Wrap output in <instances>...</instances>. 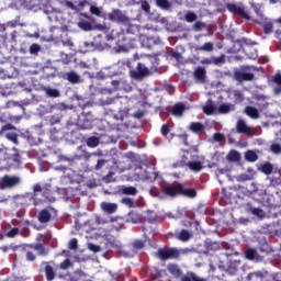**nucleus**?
<instances>
[{
  "label": "nucleus",
  "mask_w": 281,
  "mask_h": 281,
  "mask_svg": "<svg viewBox=\"0 0 281 281\" xmlns=\"http://www.w3.org/2000/svg\"><path fill=\"white\" fill-rule=\"evenodd\" d=\"M203 157L200 160L190 161L187 164L188 168H190L193 172H201L203 170Z\"/></svg>",
  "instance_id": "16"
},
{
  "label": "nucleus",
  "mask_w": 281,
  "mask_h": 281,
  "mask_svg": "<svg viewBox=\"0 0 281 281\" xmlns=\"http://www.w3.org/2000/svg\"><path fill=\"white\" fill-rule=\"evenodd\" d=\"M273 82H274V87H273L274 95H280L281 93V75L280 74H277L273 77Z\"/></svg>",
  "instance_id": "20"
},
{
  "label": "nucleus",
  "mask_w": 281,
  "mask_h": 281,
  "mask_svg": "<svg viewBox=\"0 0 281 281\" xmlns=\"http://www.w3.org/2000/svg\"><path fill=\"white\" fill-rule=\"evenodd\" d=\"M227 10H229V12H233V14H239V16H243V19L249 20V13H247V11H245V8L243 7L232 3L227 4Z\"/></svg>",
  "instance_id": "13"
},
{
  "label": "nucleus",
  "mask_w": 281,
  "mask_h": 281,
  "mask_svg": "<svg viewBox=\"0 0 281 281\" xmlns=\"http://www.w3.org/2000/svg\"><path fill=\"white\" fill-rule=\"evenodd\" d=\"M202 65H213L212 57L211 58H203L201 60Z\"/></svg>",
  "instance_id": "62"
},
{
  "label": "nucleus",
  "mask_w": 281,
  "mask_h": 281,
  "mask_svg": "<svg viewBox=\"0 0 281 281\" xmlns=\"http://www.w3.org/2000/svg\"><path fill=\"white\" fill-rule=\"evenodd\" d=\"M122 192L123 194H130L134 196V194H137V189H135L134 187H123Z\"/></svg>",
  "instance_id": "36"
},
{
  "label": "nucleus",
  "mask_w": 281,
  "mask_h": 281,
  "mask_svg": "<svg viewBox=\"0 0 281 281\" xmlns=\"http://www.w3.org/2000/svg\"><path fill=\"white\" fill-rule=\"evenodd\" d=\"M106 40L116 41V46L114 47L116 54L130 52V49H133L134 46L133 41L128 40L123 32L117 33L112 31L111 34L106 35Z\"/></svg>",
  "instance_id": "2"
},
{
  "label": "nucleus",
  "mask_w": 281,
  "mask_h": 281,
  "mask_svg": "<svg viewBox=\"0 0 281 281\" xmlns=\"http://www.w3.org/2000/svg\"><path fill=\"white\" fill-rule=\"evenodd\" d=\"M132 179H134V181L153 180L157 179V175H155V172L148 171V167H146L145 169L142 167H137Z\"/></svg>",
  "instance_id": "8"
},
{
  "label": "nucleus",
  "mask_w": 281,
  "mask_h": 281,
  "mask_svg": "<svg viewBox=\"0 0 281 281\" xmlns=\"http://www.w3.org/2000/svg\"><path fill=\"white\" fill-rule=\"evenodd\" d=\"M172 56L178 63H181V60H183V57H181V54L179 53H173Z\"/></svg>",
  "instance_id": "63"
},
{
  "label": "nucleus",
  "mask_w": 281,
  "mask_h": 281,
  "mask_svg": "<svg viewBox=\"0 0 281 281\" xmlns=\"http://www.w3.org/2000/svg\"><path fill=\"white\" fill-rule=\"evenodd\" d=\"M237 133H244L245 135H251V127L245 123V121L239 120L236 125Z\"/></svg>",
  "instance_id": "17"
},
{
  "label": "nucleus",
  "mask_w": 281,
  "mask_h": 281,
  "mask_svg": "<svg viewBox=\"0 0 281 281\" xmlns=\"http://www.w3.org/2000/svg\"><path fill=\"white\" fill-rule=\"evenodd\" d=\"M142 10H144V12H150V4H148V2H142Z\"/></svg>",
  "instance_id": "60"
},
{
  "label": "nucleus",
  "mask_w": 281,
  "mask_h": 281,
  "mask_svg": "<svg viewBox=\"0 0 281 281\" xmlns=\"http://www.w3.org/2000/svg\"><path fill=\"white\" fill-rule=\"evenodd\" d=\"M254 179V171H250L249 173H243L238 176L239 181H251Z\"/></svg>",
  "instance_id": "38"
},
{
  "label": "nucleus",
  "mask_w": 281,
  "mask_h": 281,
  "mask_svg": "<svg viewBox=\"0 0 281 281\" xmlns=\"http://www.w3.org/2000/svg\"><path fill=\"white\" fill-rule=\"evenodd\" d=\"M113 87H116L117 89H124V91H131V86L126 85L124 81H112Z\"/></svg>",
  "instance_id": "25"
},
{
  "label": "nucleus",
  "mask_w": 281,
  "mask_h": 281,
  "mask_svg": "<svg viewBox=\"0 0 281 281\" xmlns=\"http://www.w3.org/2000/svg\"><path fill=\"white\" fill-rule=\"evenodd\" d=\"M100 206L102 212H104L105 214H115V212H117L116 203L102 202Z\"/></svg>",
  "instance_id": "14"
},
{
  "label": "nucleus",
  "mask_w": 281,
  "mask_h": 281,
  "mask_svg": "<svg viewBox=\"0 0 281 281\" xmlns=\"http://www.w3.org/2000/svg\"><path fill=\"white\" fill-rule=\"evenodd\" d=\"M227 159L228 161H238L240 159V154H238L236 150H232L227 155Z\"/></svg>",
  "instance_id": "30"
},
{
  "label": "nucleus",
  "mask_w": 281,
  "mask_h": 281,
  "mask_svg": "<svg viewBox=\"0 0 281 281\" xmlns=\"http://www.w3.org/2000/svg\"><path fill=\"white\" fill-rule=\"evenodd\" d=\"M43 8L44 14H47L49 21H56L65 25V15L63 11L52 7V0H27V8Z\"/></svg>",
  "instance_id": "1"
},
{
  "label": "nucleus",
  "mask_w": 281,
  "mask_h": 281,
  "mask_svg": "<svg viewBox=\"0 0 281 281\" xmlns=\"http://www.w3.org/2000/svg\"><path fill=\"white\" fill-rule=\"evenodd\" d=\"M228 98H233L235 100V102H243V100H244L243 93L238 90L229 91Z\"/></svg>",
  "instance_id": "23"
},
{
  "label": "nucleus",
  "mask_w": 281,
  "mask_h": 281,
  "mask_svg": "<svg viewBox=\"0 0 281 281\" xmlns=\"http://www.w3.org/2000/svg\"><path fill=\"white\" fill-rule=\"evenodd\" d=\"M41 52V46L38 44H33L30 47V54H38Z\"/></svg>",
  "instance_id": "52"
},
{
  "label": "nucleus",
  "mask_w": 281,
  "mask_h": 281,
  "mask_svg": "<svg viewBox=\"0 0 281 281\" xmlns=\"http://www.w3.org/2000/svg\"><path fill=\"white\" fill-rule=\"evenodd\" d=\"M90 12H91V14H94L95 16H104V14H102V8H100V7L91 5Z\"/></svg>",
  "instance_id": "40"
},
{
  "label": "nucleus",
  "mask_w": 281,
  "mask_h": 281,
  "mask_svg": "<svg viewBox=\"0 0 281 281\" xmlns=\"http://www.w3.org/2000/svg\"><path fill=\"white\" fill-rule=\"evenodd\" d=\"M256 100H257V105L261 111H263V109H267V106H269V102H267V100H269V97H266L263 94H258L256 97Z\"/></svg>",
  "instance_id": "18"
},
{
  "label": "nucleus",
  "mask_w": 281,
  "mask_h": 281,
  "mask_svg": "<svg viewBox=\"0 0 281 281\" xmlns=\"http://www.w3.org/2000/svg\"><path fill=\"white\" fill-rule=\"evenodd\" d=\"M255 12L258 16L256 22L259 25H262L265 34H271V32H273V22H271V20L265 18V15L262 14L260 9L255 8Z\"/></svg>",
  "instance_id": "7"
},
{
  "label": "nucleus",
  "mask_w": 281,
  "mask_h": 281,
  "mask_svg": "<svg viewBox=\"0 0 281 281\" xmlns=\"http://www.w3.org/2000/svg\"><path fill=\"white\" fill-rule=\"evenodd\" d=\"M164 192L167 193L168 196H177V194H183L184 196H190V199L196 196V191H194V189H183L181 184L167 186L164 189Z\"/></svg>",
  "instance_id": "5"
},
{
  "label": "nucleus",
  "mask_w": 281,
  "mask_h": 281,
  "mask_svg": "<svg viewBox=\"0 0 281 281\" xmlns=\"http://www.w3.org/2000/svg\"><path fill=\"white\" fill-rule=\"evenodd\" d=\"M45 93L46 95H49V98H58V95H60V92H58L57 89L50 88H45Z\"/></svg>",
  "instance_id": "34"
},
{
  "label": "nucleus",
  "mask_w": 281,
  "mask_h": 281,
  "mask_svg": "<svg viewBox=\"0 0 281 281\" xmlns=\"http://www.w3.org/2000/svg\"><path fill=\"white\" fill-rule=\"evenodd\" d=\"M246 161H257L258 155L254 150H248L245 154Z\"/></svg>",
  "instance_id": "29"
},
{
  "label": "nucleus",
  "mask_w": 281,
  "mask_h": 281,
  "mask_svg": "<svg viewBox=\"0 0 281 281\" xmlns=\"http://www.w3.org/2000/svg\"><path fill=\"white\" fill-rule=\"evenodd\" d=\"M71 267V261L69 259H66L64 262L60 263V269H69Z\"/></svg>",
  "instance_id": "56"
},
{
  "label": "nucleus",
  "mask_w": 281,
  "mask_h": 281,
  "mask_svg": "<svg viewBox=\"0 0 281 281\" xmlns=\"http://www.w3.org/2000/svg\"><path fill=\"white\" fill-rule=\"evenodd\" d=\"M21 183V178L14 176H4L1 179L2 188H14V186H19Z\"/></svg>",
  "instance_id": "10"
},
{
  "label": "nucleus",
  "mask_w": 281,
  "mask_h": 281,
  "mask_svg": "<svg viewBox=\"0 0 281 281\" xmlns=\"http://www.w3.org/2000/svg\"><path fill=\"white\" fill-rule=\"evenodd\" d=\"M124 205H127V207H133V200L131 198H124L121 201Z\"/></svg>",
  "instance_id": "54"
},
{
  "label": "nucleus",
  "mask_w": 281,
  "mask_h": 281,
  "mask_svg": "<svg viewBox=\"0 0 281 281\" xmlns=\"http://www.w3.org/2000/svg\"><path fill=\"white\" fill-rule=\"evenodd\" d=\"M16 234H19V228H12L11 231H9L7 233L8 238H14V236H16Z\"/></svg>",
  "instance_id": "55"
},
{
  "label": "nucleus",
  "mask_w": 281,
  "mask_h": 281,
  "mask_svg": "<svg viewBox=\"0 0 281 281\" xmlns=\"http://www.w3.org/2000/svg\"><path fill=\"white\" fill-rule=\"evenodd\" d=\"M179 256V251L175 248H169V249H160L158 251V257L160 260H168L170 258H177Z\"/></svg>",
  "instance_id": "12"
},
{
  "label": "nucleus",
  "mask_w": 281,
  "mask_h": 281,
  "mask_svg": "<svg viewBox=\"0 0 281 281\" xmlns=\"http://www.w3.org/2000/svg\"><path fill=\"white\" fill-rule=\"evenodd\" d=\"M235 78L236 80H238V82H243L245 80L249 81V80H254V74L247 70H240L235 74Z\"/></svg>",
  "instance_id": "15"
},
{
  "label": "nucleus",
  "mask_w": 281,
  "mask_h": 281,
  "mask_svg": "<svg viewBox=\"0 0 281 281\" xmlns=\"http://www.w3.org/2000/svg\"><path fill=\"white\" fill-rule=\"evenodd\" d=\"M54 214H56V211L52 207L44 209L38 213L37 218L40 223H49Z\"/></svg>",
  "instance_id": "9"
},
{
  "label": "nucleus",
  "mask_w": 281,
  "mask_h": 281,
  "mask_svg": "<svg viewBox=\"0 0 281 281\" xmlns=\"http://www.w3.org/2000/svg\"><path fill=\"white\" fill-rule=\"evenodd\" d=\"M213 139H214V142H223V134H221V133H215V134L213 135Z\"/></svg>",
  "instance_id": "58"
},
{
  "label": "nucleus",
  "mask_w": 281,
  "mask_h": 281,
  "mask_svg": "<svg viewBox=\"0 0 281 281\" xmlns=\"http://www.w3.org/2000/svg\"><path fill=\"white\" fill-rule=\"evenodd\" d=\"M81 49H82V52H93V49H95V44L89 43V42H85L81 45Z\"/></svg>",
  "instance_id": "31"
},
{
  "label": "nucleus",
  "mask_w": 281,
  "mask_h": 281,
  "mask_svg": "<svg viewBox=\"0 0 281 281\" xmlns=\"http://www.w3.org/2000/svg\"><path fill=\"white\" fill-rule=\"evenodd\" d=\"M104 164H106V161H104V160H99L98 164H97V166H95L97 170H100V168H102V166H104Z\"/></svg>",
  "instance_id": "64"
},
{
  "label": "nucleus",
  "mask_w": 281,
  "mask_h": 281,
  "mask_svg": "<svg viewBox=\"0 0 281 281\" xmlns=\"http://www.w3.org/2000/svg\"><path fill=\"white\" fill-rule=\"evenodd\" d=\"M182 281H205L199 277H196V274L190 272V273H187L184 277H182L181 279Z\"/></svg>",
  "instance_id": "28"
},
{
  "label": "nucleus",
  "mask_w": 281,
  "mask_h": 281,
  "mask_svg": "<svg viewBox=\"0 0 281 281\" xmlns=\"http://www.w3.org/2000/svg\"><path fill=\"white\" fill-rule=\"evenodd\" d=\"M160 133L162 135H168V133H170V128L168 127L167 124L162 125L161 130H160Z\"/></svg>",
  "instance_id": "59"
},
{
  "label": "nucleus",
  "mask_w": 281,
  "mask_h": 281,
  "mask_svg": "<svg viewBox=\"0 0 281 281\" xmlns=\"http://www.w3.org/2000/svg\"><path fill=\"white\" fill-rule=\"evenodd\" d=\"M257 256H258V251H256V249L250 248L246 250V258L248 260H256Z\"/></svg>",
  "instance_id": "33"
},
{
  "label": "nucleus",
  "mask_w": 281,
  "mask_h": 281,
  "mask_svg": "<svg viewBox=\"0 0 281 281\" xmlns=\"http://www.w3.org/2000/svg\"><path fill=\"white\" fill-rule=\"evenodd\" d=\"M26 260H29L30 262H33V260H36V256L34 255L33 251L26 252Z\"/></svg>",
  "instance_id": "57"
},
{
  "label": "nucleus",
  "mask_w": 281,
  "mask_h": 281,
  "mask_svg": "<svg viewBox=\"0 0 281 281\" xmlns=\"http://www.w3.org/2000/svg\"><path fill=\"white\" fill-rule=\"evenodd\" d=\"M231 111H234V104L222 103L218 105V108H216L210 100L206 102L205 106H203V113L206 115H214L216 113H231Z\"/></svg>",
  "instance_id": "4"
},
{
  "label": "nucleus",
  "mask_w": 281,
  "mask_h": 281,
  "mask_svg": "<svg viewBox=\"0 0 281 281\" xmlns=\"http://www.w3.org/2000/svg\"><path fill=\"white\" fill-rule=\"evenodd\" d=\"M45 273H46V280L48 281L54 280V269L52 268V266L45 267Z\"/></svg>",
  "instance_id": "35"
},
{
  "label": "nucleus",
  "mask_w": 281,
  "mask_h": 281,
  "mask_svg": "<svg viewBox=\"0 0 281 281\" xmlns=\"http://www.w3.org/2000/svg\"><path fill=\"white\" fill-rule=\"evenodd\" d=\"M261 171H262L265 175H271V172H273V166H271V164H265V165L261 167Z\"/></svg>",
  "instance_id": "44"
},
{
  "label": "nucleus",
  "mask_w": 281,
  "mask_h": 281,
  "mask_svg": "<svg viewBox=\"0 0 281 281\" xmlns=\"http://www.w3.org/2000/svg\"><path fill=\"white\" fill-rule=\"evenodd\" d=\"M179 239L180 240H189L190 239V233L188 231H182L180 234H179Z\"/></svg>",
  "instance_id": "49"
},
{
  "label": "nucleus",
  "mask_w": 281,
  "mask_h": 281,
  "mask_svg": "<svg viewBox=\"0 0 281 281\" xmlns=\"http://www.w3.org/2000/svg\"><path fill=\"white\" fill-rule=\"evenodd\" d=\"M108 18L110 21H114L115 23H126V21H128L126 15H124V13H122V11H120L119 9H115L111 13H109Z\"/></svg>",
  "instance_id": "11"
},
{
  "label": "nucleus",
  "mask_w": 281,
  "mask_h": 281,
  "mask_svg": "<svg viewBox=\"0 0 281 281\" xmlns=\"http://www.w3.org/2000/svg\"><path fill=\"white\" fill-rule=\"evenodd\" d=\"M271 153L274 155H280L281 154V146L280 144H272L270 147Z\"/></svg>",
  "instance_id": "47"
},
{
  "label": "nucleus",
  "mask_w": 281,
  "mask_h": 281,
  "mask_svg": "<svg viewBox=\"0 0 281 281\" xmlns=\"http://www.w3.org/2000/svg\"><path fill=\"white\" fill-rule=\"evenodd\" d=\"M5 137H7V139H9V142H13V144H18L16 134H14V133H7Z\"/></svg>",
  "instance_id": "50"
},
{
  "label": "nucleus",
  "mask_w": 281,
  "mask_h": 281,
  "mask_svg": "<svg viewBox=\"0 0 281 281\" xmlns=\"http://www.w3.org/2000/svg\"><path fill=\"white\" fill-rule=\"evenodd\" d=\"M188 106L184 103H177L172 109V114L176 117H181L183 115V111H186Z\"/></svg>",
  "instance_id": "19"
},
{
  "label": "nucleus",
  "mask_w": 281,
  "mask_h": 281,
  "mask_svg": "<svg viewBox=\"0 0 281 281\" xmlns=\"http://www.w3.org/2000/svg\"><path fill=\"white\" fill-rule=\"evenodd\" d=\"M67 78L69 82H72V85H78V82H82V80L80 79V76H78V74L76 72H69L67 75Z\"/></svg>",
  "instance_id": "26"
},
{
  "label": "nucleus",
  "mask_w": 281,
  "mask_h": 281,
  "mask_svg": "<svg viewBox=\"0 0 281 281\" xmlns=\"http://www.w3.org/2000/svg\"><path fill=\"white\" fill-rule=\"evenodd\" d=\"M134 247H135V249H142V247H144V241H142V240L135 241Z\"/></svg>",
  "instance_id": "61"
},
{
  "label": "nucleus",
  "mask_w": 281,
  "mask_h": 281,
  "mask_svg": "<svg viewBox=\"0 0 281 281\" xmlns=\"http://www.w3.org/2000/svg\"><path fill=\"white\" fill-rule=\"evenodd\" d=\"M169 273H172V276H179L181 271L179 270V267L176 265H169L168 266Z\"/></svg>",
  "instance_id": "43"
},
{
  "label": "nucleus",
  "mask_w": 281,
  "mask_h": 281,
  "mask_svg": "<svg viewBox=\"0 0 281 281\" xmlns=\"http://www.w3.org/2000/svg\"><path fill=\"white\" fill-rule=\"evenodd\" d=\"M151 63V67L148 68L144 64H138L136 70H131L130 76L131 78H134V80H142L143 78H146V76H150V74H155L157 71V66L159 65V60L157 57H150L149 58Z\"/></svg>",
  "instance_id": "3"
},
{
  "label": "nucleus",
  "mask_w": 281,
  "mask_h": 281,
  "mask_svg": "<svg viewBox=\"0 0 281 281\" xmlns=\"http://www.w3.org/2000/svg\"><path fill=\"white\" fill-rule=\"evenodd\" d=\"M194 76H195V78L198 80H204V78H205V70L200 67V68L195 69Z\"/></svg>",
  "instance_id": "39"
},
{
  "label": "nucleus",
  "mask_w": 281,
  "mask_h": 281,
  "mask_svg": "<svg viewBox=\"0 0 281 281\" xmlns=\"http://www.w3.org/2000/svg\"><path fill=\"white\" fill-rule=\"evenodd\" d=\"M184 19L188 23H194V21H196V14L188 12L186 13Z\"/></svg>",
  "instance_id": "45"
},
{
  "label": "nucleus",
  "mask_w": 281,
  "mask_h": 281,
  "mask_svg": "<svg viewBox=\"0 0 281 281\" xmlns=\"http://www.w3.org/2000/svg\"><path fill=\"white\" fill-rule=\"evenodd\" d=\"M69 249H78V239L72 238L68 244Z\"/></svg>",
  "instance_id": "53"
},
{
  "label": "nucleus",
  "mask_w": 281,
  "mask_h": 281,
  "mask_svg": "<svg viewBox=\"0 0 281 281\" xmlns=\"http://www.w3.org/2000/svg\"><path fill=\"white\" fill-rule=\"evenodd\" d=\"M88 249L90 251H93V254H98V252L102 251V248L100 246H98L95 244H91V243L88 244Z\"/></svg>",
  "instance_id": "46"
},
{
  "label": "nucleus",
  "mask_w": 281,
  "mask_h": 281,
  "mask_svg": "<svg viewBox=\"0 0 281 281\" xmlns=\"http://www.w3.org/2000/svg\"><path fill=\"white\" fill-rule=\"evenodd\" d=\"M33 249H34L35 251H37V254H40V256H47V250H45V247H44L43 245H41V244L35 245V246L33 247Z\"/></svg>",
  "instance_id": "42"
},
{
  "label": "nucleus",
  "mask_w": 281,
  "mask_h": 281,
  "mask_svg": "<svg viewBox=\"0 0 281 281\" xmlns=\"http://www.w3.org/2000/svg\"><path fill=\"white\" fill-rule=\"evenodd\" d=\"M78 27H80V30H83V32H91V30H93V26L91 25V23L87 21L78 22Z\"/></svg>",
  "instance_id": "27"
},
{
  "label": "nucleus",
  "mask_w": 281,
  "mask_h": 281,
  "mask_svg": "<svg viewBox=\"0 0 281 281\" xmlns=\"http://www.w3.org/2000/svg\"><path fill=\"white\" fill-rule=\"evenodd\" d=\"M252 214L259 218H265V211L261 209H252Z\"/></svg>",
  "instance_id": "51"
},
{
  "label": "nucleus",
  "mask_w": 281,
  "mask_h": 281,
  "mask_svg": "<svg viewBox=\"0 0 281 281\" xmlns=\"http://www.w3.org/2000/svg\"><path fill=\"white\" fill-rule=\"evenodd\" d=\"M13 10H21V8H27V0H13L11 2Z\"/></svg>",
  "instance_id": "22"
},
{
  "label": "nucleus",
  "mask_w": 281,
  "mask_h": 281,
  "mask_svg": "<svg viewBox=\"0 0 281 281\" xmlns=\"http://www.w3.org/2000/svg\"><path fill=\"white\" fill-rule=\"evenodd\" d=\"M100 144V139L98 137H90L87 140V145L89 148H95Z\"/></svg>",
  "instance_id": "32"
},
{
  "label": "nucleus",
  "mask_w": 281,
  "mask_h": 281,
  "mask_svg": "<svg viewBox=\"0 0 281 281\" xmlns=\"http://www.w3.org/2000/svg\"><path fill=\"white\" fill-rule=\"evenodd\" d=\"M156 3L158 8H161L162 10H168L170 8V2H168V0H156Z\"/></svg>",
  "instance_id": "41"
},
{
  "label": "nucleus",
  "mask_w": 281,
  "mask_h": 281,
  "mask_svg": "<svg viewBox=\"0 0 281 281\" xmlns=\"http://www.w3.org/2000/svg\"><path fill=\"white\" fill-rule=\"evenodd\" d=\"M200 52H212L214 49V44L212 43H205L203 46H200L196 48Z\"/></svg>",
  "instance_id": "37"
},
{
  "label": "nucleus",
  "mask_w": 281,
  "mask_h": 281,
  "mask_svg": "<svg viewBox=\"0 0 281 281\" xmlns=\"http://www.w3.org/2000/svg\"><path fill=\"white\" fill-rule=\"evenodd\" d=\"M59 3L66 5L69 10H72V12H81V10H85L87 5H89V2L87 0H57Z\"/></svg>",
  "instance_id": "6"
},
{
  "label": "nucleus",
  "mask_w": 281,
  "mask_h": 281,
  "mask_svg": "<svg viewBox=\"0 0 281 281\" xmlns=\"http://www.w3.org/2000/svg\"><path fill=\"white\" fill-rule=\"evenodd\" d=\"M213 65H223L225 63V56L212 57Z\"/></svg>",
  "instance_id": "48"
},
{
  "label": "nucleus",
  "mask_w": 281,
  "mask_h": 281,
  "mask_svg": "<svg viewBox=\"0 0 281 281\" xmlns=\"http://www.w3.org/2000/svg\"><path fill=\"white\" fill-rule=\"evenodd\" d=\"M245 113L246 115H248V117H251V120H258V117H260V113H258V109L254 106H247L245 109Z\"/></svg>",
  "instance_id": "21"
},
{
  "label": "nucleus",
  "mask_w": 281,
  "mask_h": 281,
  "mask_svg": "<svg viewBox=\"0 0 281 281\" xmlns=\"http://www.w3.org/2000/svg\"><path fill=\"white\" fill-rule=\"evenodd\" d=\"M190 131H192V133H203V131H205V126L201 123H191L190 124Z\"/></svg>",
  "instance_id": "24"
}]
</instances>
